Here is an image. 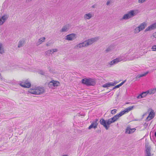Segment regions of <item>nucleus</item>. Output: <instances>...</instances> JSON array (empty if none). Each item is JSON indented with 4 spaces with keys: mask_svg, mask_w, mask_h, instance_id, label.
<instances>
[{
    "mask_svg": "<svg viewBox=\"0 0 156 156\" xmlns=\"http://www.w3.org/2000/svg\"><path fill=\"white\" fill-rule=\"evenodd\" d=\"M134 107V106L128 107L125 108L124 110L120 112L119 114L115 115L112 118L108 120H105L104 119L102 118L100 121V123L103 125L106 130H108L110 127L109 125L110 124L116 121L119 117L124 115L125 113L128 112L132 110Z\"/></svg>",
    "mask_w": 156,
    "mask_h": 156,
    "instance_id": "1",
    "label": "nucleus"
},
{
    "mask_svg": "<svg viewBox=\"0 0 156 156\" xmlns=\"http://www.w3.org/2000/svg\"><path fill=\"white\" fill-rule=\"evenodd\" d=\"M82 83L87 86H94L95 84V81L94 79L90 78H84L81 80Z\"/></svg>",
    "mask_w": 156,
    "mask_h": 156,
    "instance_id": "2",
    "label": "nucleus"
},
{
    "mask_svg": "<svg viewBox=\"0 0 156 156\" xmlns=\"http://www.w3.org/2000/svg\"><path fill=\"white\" fill-rule=\"evenodd\" d=\"M44 90L43 87H37L30 90L29 92L33 94H40L44 92Z\"/></svg>",
    "mask_w": 156,
    "mask_h": 156,
    "instance_id": "3",
    "label": "nucleus"
},
{
    "mask_svg": "<svg viewBox=\"0 0 156 156\" xmlns=\"http://www.w3.org/2000/svg\"><path fill=\"white\" fill-rule=\"evenodd\" d=\"M99 38L100 37H97L88 39L85 41L86 45H87V46L90 45L92 44L94 42L97 41Z\"/></svg>",
    "mask_w": 156,
    "mask_h": 156,
    "instance_id": "4",
    "label": "nucleus"
},
{
    "mask_svg": "<svg viewBox=\"0 0 156 156\" xmlns=\"http://www.w3.org/2000/svg\"><path fill=\"white\" fill-rule=\"evenodd\" d=\"M145 156H151V147L149 145L148 143L145 144Z\"/></svg>",
    "mask_w": 156,
    "mask_h": 156,
    "instance_id": "5",
    "label": "nucleus"
},
{
    "mask_svg": "<svg viewBox=\"0 0 156 156\" xmlns=\"http://www.w3.org/2000/svg\"><path fill=\"white\" fill-rule=\"evenodd\" d=\"M59 83L56 81L52 80L48 84V86L50 88H53L54 87L59 86Z\"/></svg>",
    "mask_w": 156,
    "mask_h": 156,
    "instance_id": "6",
    "label": "nucleus"
},
{
    "mask_svg": "<svg viewBox=\"0 0 156 156\" xmlns=\"http://www.w3.org/2000/svg\"><path fill=\"white\" fill-rule=\"evenodd\" d=\"M98 119H96L94 121L91 125H90L88 127L89 129H90L91 128H94V129H96L97 128L98 123Z\"/></svg>",
    "mask_w": 156,
    "mask_h": 156,
    "instance_id": "7",
    "label": "nucleus"
},
{
    "mask_svg": "<svg viewBox=\"0 0 156 156\" xmlns=\"http://www.w3.org/2000/svg\"><path fill=\"white\" fill-rule=\"evenodd\" d=\"M18 84L23 87L29 88L31 86L30 83L27 80H26L25 83L21 82L19 83Z\"/></svg>",
    "mask_w": 156,
    "mask_h": 156,
    "instance_id": "8",
    "label": "nucleus"
},
{
    "mask_svg": "<svg viewBox=\"0 0 156 156\" xmlns=\"http://www.w3.org/2000/svg\"><path fill=\"white\" fill-rule=\"evenodd\" d=\"M155 113L153 110L151 109L149 115L145 119L146 122H148L153 119L154 117Z\"/></svg>",
    "mask_w": 156,
    "mask_h": 156,
    "instance_id": "9",
    "label": "nucleus"
},
{
    "mask_svg": "<svg viewBox=\"0 0 156 156\" xmlns=\"http://www.w3.org/2000/svg\"><path fill=\"white\" fill-rule=\"evenodd\" d=\"M138 13L137 10H130L128 11L127 14L129 15V18H130L136 16Z\"/></svg>",
    "mask_w": 156,
    "mask_h": 156,
    "instance_id": "10",
    "label": "nucleus"
},
{
    "mask_svg": "<svg viewBox=\"0 0 156 156\" xmlns=\"http://www.w3.org/2000/svg\"><path fill=\"white\" fill-rule=\"evenodd\" d=\"M76 34L73 33H72L67 35L66 36L65 39L66 40L69 41H72L76 39Z\"/></svg>",
    "mask_w": 156,
    "mask_h": 156,
    "instance_id": "11",
    "label": "nucleus"
},
{
    "mask_svg": "<svg viewBox=\"0 0 156 156\" xmlns=\"http://www.w3.org/2000/svg\"><path fill=\"white\" fill-rule=\"evenodd\" d=\"M9 15H4L0 18V25H2L9 17Z\"/></svg>",
    "mask_w": 156,
    "mask_h": 156,
    "instance_id": "12",
    "label": "nucleus"
},
{
    "mask_svg": "<svg viewBox=\"0 0 156 156\" xmlns=\"http://www.w3.org/2000/svg\"><path fill=\"white\" fill-rule=\"evenodd\" d=\"M156 28V22L148 27L144 30L145 32L150 31Z\"/></svg>",
    "mask_w": 156,
    "mask_h": 156,
    "instance_id": "13",
    "label": "nucleus"
},
{
    "mask_svg": "<svg viewBox=\"0 0 156 156\" xmlns=\"http://www.w3.org/2000/svg\"><path fill=\"white\" fill-rule=\"evenodd\" d=\"M58 51L57 49H51L48 50L45 52L46 54L47 55H50V54L52 55L55 52H56Z\"/></svg>",
    "mask_w": 156,
    "mask_h": 156,
    "instance_id": "14",
    "label": "nucleus"
},
{
    "mask_svg": "<svg viewBox=\"0 0 156 156\" xmlns=\"http://www.w3.org/2000/svg\"><path fill=\"white\" fill-rule=\"evenodd\" d=\"M69 29V24L66 25L64 26L62 29L60 30V32H66Z\"/></svg>",
    "mask_w": 156,
    "mask_h": 156,
    "instance_id": "15",
    "label": "nucleus"
},
{
    "mask_svg": "<svg viewBox=\"0 0 156 156\" xmlns=\"http://www.w3.org/2000/svg\"><path fill=\"white\" fill-rule=\"evenodd\" d=\"M147 94V93L146 92H143L137 96L136 98L137 99L141 98L146 96Z\"/></svg>",
    "mask_w": 156,
    "mask_h": 156,
    "instance_id": "16",
    "label": "nucleus"
},
{
    "mask_svg": "<svg viewBox=\"0 0 156 156\" xmlns=\"http://www.w3.org/2000/svg\"><path fill=\"white\" fill-rule=\"evenodd\" d=\"M114 83H107L105 84L102 86V87L104 88L109 87L111 86H114L115 85Z\"/></svg>",
    "mask_w": 156,
    "mask_h": 156,
    "instance_id": "17",
    "label": "nucleus"
},
{
    "mask_svg": "<svg viewBox=\"0 0 156 156\" xmlns=\"http://www.w3.org/2000/svg\"><path fill=\"white\" fill-rule=\"evenodd\" d=\"M120 61V60L119 58H116V59H115L110 62L109 64L111 65H112L115 64Z\"/></svg>",
    "mask_w": 156,
    "mask_h": 156,
    "instance_id": "18",
    "label": "nucleus"
},
{
    "mask_svg": "<svg viewBox=\"0 0 156 156\" xmlns=\"http://www.w3.org/2000/svg\"><path fill=\"white\" fill-rule=\"evenodd\" d=\"M92 16L91 14L88 13L84 15V18L85 20H89L90 19Z\"/></svg>",
    "mask_w": 156,
    "mask_h": 156,
    "instance_id": "19",
    "label": "nucleus"
},
{
    "mask_svg": "<svg viewBox=\"0 0 156 156\" xmlns=\"http://www.w3.org/2000/svg\"><path fill=\"white\" fill-rule=\"evenodd\" d=\"M25 41L24 40L20 41L18 43V47L19 48L22 47L23 45L24 44Z\"/></svg>",
    "mask_w": 156,
    "mask_h": 156,
    "instance_id": "20",
    "label": "nucleus"
},
{
    "mask_svg": "<svg viewBox=\"0 0 156 156\" xmlns=\"http://www.w3.org/2000/svg\"><path fill=\"white\" fill-rule=\"evenodd\" d=\"M146 26V24L145 22H144L141 23L138 27L140 28V30H142L144 29Z\"/></svg>",
    "mask_w": 156,
    "mask_h": 156,
    "instance_id": "21",
    "label": "nucleus"
},
{
    "mask_svg": "<svg viewBox=\"0 0 156 156\" xmlns=\"http://www.w3.org/2000/svg\"><path fill=\"white\" fill-rule=\"evenodd\" d=\"M5 53V51L2 44L0 43V54H2Z\"/></svg>",
    "mask_w": 156,
    "mask_h": 156,
    "instance_id": "22",
    "label": "nucleus"
},
{
    "mask_svg": "<svg viewBox=\"0 0 156 156\" xmlns=\"http://www.w3.org/2000/svg\"><path fill=\"white\" fill-rule=\"evenodd\" d=\"M45 38L44 37H42L38 40V42L37 43V45H39L42 42L45 41Z\"/></svg>",
    "mask_w": 156,
    "mask_h": 156,
    "instance_id": "23",
    "label": "nucleus"
},
{
    "mask_svg": "<svg viewBox=\"0 0 156 156\" xmlns=\"http://www.w3.org/2000/svg\"><path fill=\"white\" fill-rule=\"evenodd\" d=\"M130 18H129V15L127 14H124L123 17L121 19V20H126L127 19H129Z\"/></svg>",
    "mask_w": 156,
    "mask_h": 156,
    "instance_id": "24",
    "label": "nucleus"
},
{
    "mask_svg": "<svg viewBox=\"0 0 156 156\" xmlns=\"http://www.w3.org/2000/svg\"><path fill=\"white\" fill-rule=\"evenodd\" d=\"M79 44L80 47V48H81L82 47H84L87 46V45H86L85 41L82 42V43H79Z\"/></svg>",
    "mask_w": 156,
    "mask_h": 156,
    "instance_id": "25",
    "label": "nucleus"
},
{
    "mask_svg": "<svg viewBox=\"0 0 156 156\" xmlns=\"http://www.w3.org/2000/svg\"><path fill=\"white\" fill-rule=\"evenodd\" d=\"M148 72H147L143 74L138 75L136 76V78L137 79L143 76H145L147 74H148Z\"/></svg>",
    "mask_w": 156,
    "mask_h": 156,
    "instance_id": "26",
    "label": "nucleus"
},
{
    "mask_svg": "<svg viewBox=\"0 0 156 156\" xmlns=\"http://www.w3.org/2000/svg\"><path fill=\"white\" fill-rule=\"evenodd\" d=\"M141 30L139 27H136L134 30V32L135 33H138L140 32Z\"/></svg>",
    "mask_w": 156,
    "mask_h": 156,
    "instance_id": "27",
    "label": "nucleus"
},
{
    "mask_svg": "<svg viewBox=\"0 0 156 156\" xmlns=\"http://www.w3.org/2000/svg\"><path fill=\"white\" fill-rule=\"evenodd\" d=\"M117 111V110L116 109H114L113 110H112L111 111V113L112 114H115L116 113V112Z\"/></svg>",
    "mask_w": 156,
    "mask_h": 156,
    "instance_id": "28",
    "label": "nucleus"
},
{
    "mask_svg": "<svg viewBox=\"0 0 156 156\" xmlns=\"http://www.w3.org/2000/svg\"><path fill=\"white\" fill-rule=\"evenodd\" d=\"M112 49V48L111 46H110L108 47V48H107L106 50H105V51L107 53L109 52V51H111V50Z\"/></svg>",
    "mask_w": 156,
    "mask_h": 156,
    "instance_id": "29",
    "label": "nucleus"
},
{
    "mask_svg": "<svg viewBox=\"0 0 156 156\" xmlns=\"http://www.w3.org/2000/svg\"><path fill=\"white\" fill-rule=\"evenodd\" d=\"M136 129L135 128L131 129L130 131H129V134L132 133H133L134 131H135Z\"/></svg>",
    "mask_w": 156,
    "mask_h": 156,
    "instance_id": "30",
    "label": "nucleus"
},
{
    "mask_svg": "<svg viewBox=\"0 0 156 156\" xmlns=\"http://www.w3.org/2000/svg\"><path fill=\"white\" fill-rule=\"evenodd\" d=\"M153 51H156V45L153 46L151 48Z\"/></svg>",
    "mask_w": 156,
    "mask_h": 156,
    "instance_id": "31",
    "label": "nucleus"
},
{
    "mask_svg": "<svg viewBox=\"0 0 156 156\" xmlns=\"http://www.w3.org/2000/svg\"><path fill=\"white\" fill-rule=\"evenodd\" d=\"M130 130L131 128L129 127H127L126 130V133H129V131H130Z\"/></svg>",
    "mask_w": 156,
    "mask_h": 156,
    "instance_id": "32",
    "label": "nucleus"
},
{
    "mask_svg": "<svg viewBox=\"0 0 156 156\" xmlns=\"http://www.w3.org/2000/svg\"><path fill=\"white\" fill-rule=\"evenodd\" d=\"M78 48H80V47L79 44L76 45L74 47V48L76 49H77Z\"/></svg>",
    "mask_w": 156,
    "mask_h": 156,
    "instance_id": "33",
    "label": "nucleus"
},
{
    "mask_svg": "<svg viewBox=\"0 0 156 156\" xmlns=\"http://www.w3.org/2000/svg\"><path fill=\"white\" fill-rule=\"evenodd\" d=\"M146 0H139L138 2L139 3H142L144 2H145Z\"/></svg>",
    "mask_w": 156,
    "mask_h": 156,
    "instance_id": "34",
    "label": "nucleus"
},
{
    "mask_svg": "<svg viewBox=\"0 0 156 156\" xmlns=\"http://www.w3.org/2000/svg\"><path fill=\"white\" fill-rule=\"evenodd\" d=\"M126 81V80H125L124 81H123L122 83H121L120 84H119V86L120 87Z\"/></svg>",
    "mask_w": 156,
    "mask_h": 156,
    "instance_id": "35",
    "label": "nucleus"
},
{
    "mask_svg": "<svg viewBox=\"0 0 156 156\" xmlns=\"http://www.w3.org/2000/svg\"><path fill=\"white\" fill-rule=\"evenodd\" d=\"M120 87L119 86V85H117L116 86H115V87H114L112 89H115V88H119V87Z\"/></svg>",
    "mask_w": 156,
    "mask_h": 156,
    "instance_id": "36",
    "label": "nucleus"
},
{
    "mask_svg": "<svg viewBox=\"0 0 156 156\" xmlns=\"http://www.w3.org/2000/svg\"><path fill=\"white\" fill-rule=\"evenodd\" d=\"M110 1H108L107 2H106V5H109V4H110Z\"/></svg>",
    "mask_w": 156,
    "mask_h": 156,
    "instance_id": "37",
    "label": "nucleus"
},
{
    "mask_svg": "<svg viewBox=\"0 0 156 156\" xmlns=\"http://www.w3.org/2000/svg\"><path fill=\"white\" fill-rule=\"evenodd\" d=\"M153 36L154 37L156 38V32L153 34Z\"/></svg>",
    "mask_w": 156,
    "mask_h": 156,
    "instance_id": "38",
    "label": "nucleus"
},
{
    "mask_svg": "<svg viewBox=\"0 0 156 156\" xmlns=\"http://www.w3.org/2000/svg\"><path fill=\"white\" fill-rule=\"evenodd\" d=\"M0 79L2 80V76L1 74V73H0Z\"/></svg>",
    "mask_w": 156,
    "mask_h": 156,
    "instance_id": "39",
    "label": "nucleus"
},
{
    "mask_svg": "<svg viewBox=\"0 0 156 156\" xmlns=\"http://www.w3.org/2000/svg\"><path fill=\"white\" fill-rule=\"evenodd\" d=\"M40 74H41V75H44V72H43V71H41L40 72Z\"/></svg>",
    "mask_w": 156,
    "mask_h": 156,
    "instance_id": "40",
    "label": "nucleus"
},
{
    "mask_svg": "<svg viewBox=\"0 0 156 156\" xmlns=\"http://www.w3.org/2000/svg\"><path fill=\"white\" fill-rule=\"evenodd\" d=\"M147 124L146 123H145L144 124V126H147Z\"/></svg>",
    "mask_w": 156,
    "mask_h": 156,
    "instance_id": "41",
    "label": "nucleus"
},
{
    "mask_svg": "<svg viewBox=\"0 0 156 156\" xmlns=\"http://www.w3.org/2000/svg\"><path fill=\"white\" fill-rule=\"evenodd\" d=\"M92 8H95V5H93L92 6Z\"/></svg>",
    "mask_w": 156,
    "mask_h": 156,
    "instance_id": "42",
    "label": "nucleus"
},
{
    "mask_svg": "<svg viewBox=\"0 0 156 156\" xmlns=\"http://www.w3.org/2000/svg\"><path fill=\"white\" fill-rule=\"evenodd\" d=\"M49 44L47 43V44H46V45L47 46H49Z\"/></svg>",
    "mask_w": 156,
    "mask_h": 156,
    "instance_id": "43",
    "label": "nucleus"
},
{
    "mask_svg": "<svg viewBox=\"0 0 156 156\" xmlns=\"http://www.w3.org/2000/svg\"><path fill=\"white\" fill-rule=\"evenodd\" d=\"M154 135L156 137V131L155 132Z\"/></svg>",
    "mask_w": 156,
    "mask_h": 156,
    "instance_id": "44",
    "label": "nucleus"
},
{
    "mask_svg": "<svg viewBox=\"0 0 156 156\" xmlns=\"http://www.w3.org/2000/svg\"><path fill=\"white\" fill-rule=\"evenodd\" d=\"M62 156H67V155H63Z\"/></svg>",
    "mask_w": 156,
    "mask_h": 156,
    "instance_id": "45",
    "label": "nucleus"
},
{
    "mask_svg": "<svg viewBox=\"0 0 156 156\" xmlns=\"http://www.w3.org/2000/svg\"><path fill=\"white\" fill-rule=\"evenodd\" d=\"M155 91H156V89H155Z\"/></svg>",
    "mask_w": 156,
    "mask_h": 156,
    "instance_id": "46",
    "label": "nucleus"
}]
</instances>
